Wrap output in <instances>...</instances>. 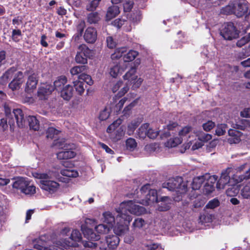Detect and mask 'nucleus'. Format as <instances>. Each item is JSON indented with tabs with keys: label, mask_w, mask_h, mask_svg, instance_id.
Segmentation results:
<instances>
[{
	"label": "nucleus",
	"mask_w": 250,
	"mask_h": 250,
	"mask_svg": "<svg viewBox=\"0 0 250 250\" xmlns=\"http://www.w3.org/2000/svg\"><path fill=\"white\" fill-rule=\"evenodd\" d=\"M125 70L118 64H116L110 68L109 73L113 78H117L119 74H121Z\"/></svg>",
	"instance_id": "obj_29"
},
{
	"label": "nucleus",
	"mask_w": 250,
	"mask_h": 250,
	"mask_svg": "<svg viewBox=\"0 0 250 250\" xmlns=\"http://www.w3.org/2000/svg\"><path fill=\"white\" fill-rule=\"evenodd\" d=\"M140 204L144 205H149L158 201L157 193L155 189H150L149 185L143 186L140 190Z\"/></svg>",
	"instance_id": "obj_8"
},
{
	"label": "nucleus",
	"mask_w": 250,
	"mask_h": 250,
	"mask_svg": "<svg viewBox=\"0 0 250 250\" xmlns=\"http://www.w3.org/2000/svg\"><path fill=\"white\" fill-rule=\"evenodd\" d=\"M103 222L106 223L110 228L113 227V223H115L116 219L109 211H106L103 213Z\"/></svg>",
	"instance_id": "obj_27"
},
{
	"label": "nucleus",
	"mask_w": 250,
	"mask_h": 250,
	"mask_svg": "<svg viewBox=\"0 0 250 250\" xmlns=\"http://www.w3.org/2000/svg\"><path fill=\"white\" fill-rule=\"evenodd\" d=\"M195 134H196V137H197L199 141L203 142V144L212 139L211 135L206 133L202 131L195 132Z\"/></svg>",
	"instance_id": "obj_34"
},
{
	"label": "nucleus",
	"mask_w": 250,
	"mask_h": 250,
	"mask_svg": "<svg viewBox=\"0 0 250 250\" xmlns=\"http://www.w3.org/2000/svg\"><path fill=\"white\" fill-rule=\"evenodd\" d=\"M221 34L225 39L231 40L238 37L239 32L233 23L228 22L224 24Z\"/></svg>",
	"instance_id": "obj_10"
},
{
	"label": "nucleus",
	"mask_w": 250,
	"mask_h": 250,
	"mask_svg": "<svg viewBox=\"0 0 250 250\" xmlns=\"http://www.w3.org/2000/svg\"><path fill=\"white\" fill-rule=\"evenodd\" d=\"M24 82L23 73L21 71L15 74L13 81L9 83V87L13 91L19 89Z\"/></svg>",
	"instance_id": "obj_13"
},
{
	"label": "nucleus",
	"mask_w": 250,
	"mask_h": 250,
	"mask_svg": "<svg viewBox=\"0 0 250 250\" xmlns=\"http://www.w3.org/2000/svg\"><path fill=\"white\" fill-rule=\"evenodd\" d=\"M120 13L119 8L118 6L110 7L106 13L107 20H110L115 18Z\"/></svg>",
	"instance_id": "obj_30"
},
{
	"label": "nucleus",
	"mask_w": 250,
	"mask_h": 250,
	"mask_svg": "<svg viewBox=\"0 0 250 250\" xmlns=\"http://www.w3.org/2000/svg\"><path fill=\"white\" fill-rule=\"evenodd\" d=\"M250 40V33L242 38L240 40H239L237 42V45L239 47H241L249 42Z\"/></svg>",
	"instance_id": "obj_62"
},
{
	"label": "nucleus",
	"mask_w": 250,
	"mask_h": 250,
	"mask_svg": "<svg viewBox=\"0 0 250 250\" xmlns=\"http://www.w3.org/2000/svg\"><path fill=\"white\" fill-rule=\"evenodd\" d=\"M160 131L151 127L148 124H143L139 128L138 137L142 139H145L146 137L151 139H155L159 135Z\"/></svg>",
	"instance_id": "obj_9"
},
{
	"label": "nucleus",
	"mask_w": 250,
	"mask_h": 250,
	"mask_svg": "<svg viewBox=\"0 0 250 250\" xmlns=\"http://www.w3.org/2000/svg\"><path fill=\"white\" fill-rule=\"evenodd\" d=\"M61 173L62 175L68 177L74 178L78 176V172L76 170L70 168L62 169Z\"/></svg>",
	"instance_id": "obj_35"
},
{
	"label": "nucleus",
	"mask_w": 250,
	"mask_h": 250,
	"mask_svg": "<svg viewBox=\"0 0 250 250\" xmlns=\"http://www.w3.org/2000/svg\"><path fill=\"white\" fill-rule=\"evenodd\" d=\"M139 55V53L134 50H130L123 56V60L125 62L133 61Z\"/></svg>",
	"instance_id": "obj_32"
},
{
	"label": "nucleus",
	"mask_w": 250,
	"mask_h": 250,
	"mask_svg": "<svg viewBox=\"0 0 250 250\" xmlns=\"http://www.w3.org/2000/svg\"><path fill=\"white\" fill-rule=\"evenodd\" d=\"M132 218L128 214H121L118 213L116 217V225L114 227L113 230L116 235H121L129 229V225L131 221Z\"/></svg>",
	"instance_id": "obj_6"
},
{
	"label": "nucleus",
	"mask_w": 250,
	"mask_h": 250,
	"mask_svg": "<svg viewBox=\"0 0 250 250\" xmlns=\"http://www.w3.org/2000/svg\"><path fill=\"white\" fill-rule=\"evenodd\" d=\"M203 142L199 141L198 139L193 140H188L187 142L185 143L183 146L185 150H187L191 147L192 150L198 149L203 146Z\"/></svg>",
	"instance_id": "obj_19"
},
{
	"label": "nucleus",
	"mask_w": 250,
	"mask_h": 250,
	"mask_svg": "<svg viewBox=\"0 0 250 250\" xmlns=\"http://www.w3.org/2000/svg\"><path fill=\"white\" fill-rule=\"evenodd\" d=\"M69 144L65 143L64 140L62 139L55 140L53 144V146H55L58 149L64 150L68 149V146H69Z\"/></svg>",
	"instance_id": "obj_41"
},
{
	"label": "nucleus",
	"mask_w": 250,
	"mask_h": 250,
	"mask_svg": "<svg viewBox=\"0 0 250 250\" xmlns=\"http://www.w3.org/2000/svg\"><path fill=\"white\" fill-rule=\"evenodd\" d=\"M97 37V33L96 29L92 27H88L86 28L83 35V38L85 41L88 43H94Z\"/></svg>",
	"instance_id": "obj_16"
},
{
	"label": "nucleus",
	"mask_w": 250,
	"mask_h": 250,
	"mask_svg": "<svg viewBox=\"0 0 250 250\" xmlns=\"http://www.w3.org/2000/svg\"><path fill=\"white\" fill-rule=\"evenodd\" d=\"M245 180V178L243 174L238 175L237 174H235L231 178V181H233V183L232 184H236L241 183Z\"/></svg>",
	"instance_id": "obj_60"
},
{
	"label": "nucleus",
	"mask_w": 250,
	"mask_h": 250,
	"mask_svg": "<svg viewBox=\"0 0 250 250\" xmlns=\"http://www.w3.org/2000/svg\"><path fill=\"white\" fill-rule=\"evenodd\" d=\"M33 175L35 178L39 180L38 183L40 188L49 194L56 192L60 188V186L58 182L51 180L52 176L50 172H35L33 173Z\"/></svg>",
	"instance_id": "obj_1"
},
{
	"label": "nucleus",
	"mask_w": 250,
	"mask_h": 250,
	"mask_svg": "<svg viewBox=\"0 0 250 250\" xmlns=\"http://www.w3.org/2000/svg\"><path fill=\"white\" fill-rule=\"evenodd\" d=\"M204 130L209 131L215 126V123L211 121H208L202 125Z\"/></svg>",
	"instance_id": "obj_63"
},
{
	"label": "nucleus",
	"mask_w": 250,
	"mask_h": 250,
	"mask_svg": "<svg viewBox=\"0 0 250 250\" xmlns=\"http://www.w3.org/2000/svg\"><path fill=\"white\" fill-rule=\"evenodd\" d=\"M60 93L63 100L69 101L73 96V87L71 85L67 84L60 91Z\"/></svg>",
	"instance_id": "obj_22"
},
{
	"label": "nucleus",
	"mask_w": 250,
	"mask_h": 250,
	"mask_svg": "<svg viewBox=\"0 0 250 250\" xmlns=\"http://www.w3.org/2000/svg\"><path fill=\"white\" fill-rule=\"evenodd\" d=\"M87 57L84 56L81 53L77 51L75 57V61L78 63L84 64L87 62Z\"/></svg>",
	"instance_id": "obj_49"
},
{
	"label": "nucleus",
	"mask_w": 250,
	"mask_h": 250,
	"mask_svg": "<svg viewBox=\"0 0 250 250\" xmlns=\"http://www.w3.org/2000/svg\"><path fill=\"white\" fill-rule=\"evenodd\" d=\"M145 225V221L144 219L138 218L135 219L132 224V226L134 229H141Z\"/></svg>",
	"instance_id": "obj_52"
},
{
	"label": "nucleus",
	"mask_w": 250,
	"mask_h": 250,
	"mask_svg": "<svg viewBox=\"0 0 250 250\" xmlns=\"http://www.w3.org/2000/svg\"><path fill=\"white\" fill-rule=\"evenodd\" d=\"M227 128V125L225 124L218 125L215 130L216 134L218 136L224 135L226 131Z\"/></svg>",
	"instance_id": "obj_55"
},
{
	"label": "nucleus",
	"mask_w": 250,
	"mask_h": 250,
	"mask_svg": "<svg viewBox=\"0 0 250 250\" xmlns=\"http://www.w3.org/2000/svg\"><path fill=\"white\" fill-rule=\"evenodd\" d=\"M85 69L86 67L84 65L75 66L71 69L70 73L72 75H76L85 71Z\"/></svg>",
	"instance_id": "obj_51"
},
{
	"label": "nucleus",
	"mask_w": 250,
	"mask_h": 250,
	"mask_svg": "<svg viewBox=\"0 0 250 250\" xmlns=\"http://www.w3.org/2000/svg\"><path fill=\"white\" fill-rule=\"evenodd\" d=\"M126 52V49L125 47L117 48L115 50L114 52L111 54V58L112 60H118L123 56V54Z\"/></svg>",
	"instance_id": "obj_42"
},
{
	"label": "nucleus",
	"mask_w": 250,
	"mask_h": 250,
	"mask_svg": "<svg viewBox=\"0 0 250 250\" xmlns=\"http://www.w3.org/2000/svg\"><path fill=\"white\" fill-rule=\"evenodd\" d=\"M161 203L159 205L158 210L161 211H164L169 209L171 200L167 196H164L160 199Z\"/></svg>",
	"instance_id": "obj_25"
},
{
	"label": "nucleus",
	"mask_w": 250,
	"mask_h": 250,
	"mask_svg": "<svg viewBox=\"0 0 250 250\" xmlns=\"http://www.w3.org/2000/svg\"><path fill=\"white\" fill-rule=\"evenodd\" d=\"M78 52L81 53L84 56L89 57L91 54V51L84 44H82L78 46Z\"/></svg>",
	"instance_id": "obj_44"
},
{
	"label": "nucleus",
	"mask_w": 250,
	"mask_h": 250,
	"mask_svg": "<svg viewBox=\"0 0 250 250\" xmlns=\"http://www.w3.org/2000/svg\"><path fill=\"white\" fill-rule=\"evenodd\" d=\"M136 69L131 67L123 76L124 79L128 81L130 83L133 80H135L137 76L136 75Z\"/></svg>",
	"instance_id": "obj_31"
},
{
	"label": "nucleus",
	"mask_w": 250,
	"mask_h": 250,
	"mask_svg": "<svg viewBox=\"0 0 250 250\" xmlns=\"http://www.w3.org/2000/svg\"><path fill=\"white\" fill-rule=\"evenodd\" d=\"M129 90V86L127 83H123L122 86L120 88L119 92L117 93V96L122 97L124 96Z\"/></svg>",
	"instance_id": "obj_59"
},
{
	"label": "nucleus",
	"mask_w": 250,
	"mask_h": 250,
	"mask_svg": "<svg viewBox=\"0 0 250 250\" xmlns=\"http://www.w3.org/2000/svg\"><path fill=\"white\" fill-rule=\"evenodd\" d=\"M231 171V168H228L224 171L222 172L221 176L216 185V188L217 189H223L224 188L225 186L229 182H231V178H230L229 176Z\"/></svg>",
	"instance_id": "obj_11"
},
{
	"label": "nucleus",
	"mask_w": 250,
	"mask_h": 250,
	"mask_svg": "<svg viewBox=\"0 0 250 250\" xmlns=\"http://www.w3.org/2000/svg\"><path fill=\"white\" fill-rule=\"evenodd\" d=\"M122 120L120 119H118L111 124L107 128V132L108 133H112L114 131L119 125L122 124Z\"/></svg>",
	"instance_id": "obj_47"
},
{
	"label": "nucleus",
	"mask_w": 250,
	"mask_h": 250,
	"mask_svg": "<svg viewBox=\"0 0 250 250\" xmlns=\"http://www.w3.org/2000/svg\"><path fill=\"white\" fill-rule=\"evenodd\" d=\"M73 83L76 91L78 93V94L80 95H82L85 90L83 82L77 80L74 81Z\"/></svg>",
	"instance_id": "obj_43"
},
{
	"label": "nucleus",
	"mask_w": 250,
	"mask_h": 250,
	"mask_svg": "<svg viewBox=\"0 0 250 250\" xmlns=\"http://www.w3.org/2000/svg\"><path fill=\"white\" fill-rule=\"evenodd\" d=\"M38 83V80L36 75L34 74L29 76L27 82L25 90L26 92L30 93L36 88Z\"/></svg>",
	"instance_id": "obj_17"
},
{
	"label": "nucleus",
	"mask_w": 250,
	"mask_h": 250,
	"mask_svg": "<svg viewBox=\"0 0 250 250\" xmlns=\"http://www.w3.org/2000/svg\"><path fill=\"white\" fill-rule=\"evenodd\" d=\"M248 10L247 4L242 3H236L234 4V14L238 17H240L246 13Z\"/></svg>",
	"instance_id": "obj_23"
},
{
	"label": "nucleus",
	"mask_w": 250,
	"mask_h": 250,
	"mask_svg": "<svg viewBox=\"0 0 250 250\" xmlns=\"http://www.w3.org/2000/svg\"><path fill=\"white\" fill-rule=\"evenodd\" d=\"M82 238V235L80 231L78 230H74L72 231L70 237V241H68V242H64L63 246L77 247V243L80 242Z\"/></svg>",
	"instance_id": "obj_14"
},
{
	"label": "nucleus",
	"mask_w": 250,
	"mask_h": 250,
	"mask_svg": "<svg viewBox=\"0 0 250 250\" xmlns=\"http://www.w3.org/2000/svg\"><path fill=\"white\" fill-rule=\"evenodd\" d=\"M228 134L229 137L228 141L230 144H237L240 142L242 136L241 132L236 129H229L228 131Z\"/></svg>",
	"instance_id": "obj_18"
},
{
	"label": "nucleus",
	"mask_w": 250,
	"mask_h": 250,
	"mask_svg": "<svg viewBox=\"0 0 250 250\" xmlns=\"http://www.w3.org/2000/svg\"><path fill=\"white\" fill-rule=\"evenodd\" d=\"M67 78L64 76H62L58 77L54 82V88L58 91H60L65 85L67 83Z\"/></svg>",
	"instance_id": "obj_26"
},
{
	"label": "nucleus",
	"mask_w": 250,
	"mask_h": 250,
	"mask_svg": "<svg viewBox=\"0 0 250 250\" xmlns=\"http://www.w3.org/2000/svg\"><path fill=\"white\" fill-rule=\"evenodd\" d=\"M36 192V187L32 184H30V182L28 181L27 186L23 188L21 193L27 195H32L34 194Z\"/></svg>",
	"instance_id": "obj_39"
},
{
	"label": "nucleus",
	"mask_w": 250,
	"mask_h": 250,
	"mask_svg": "<svg viewBox=\"0 0 250 250\" xmlns=\"http://www.w3.org/2000/svg\"><path fill=\"white\" fill-rule=\"evenodd\" d=\"M164 187L169 190L175 191L179 195L185 194L188 191V183L183 181L181 177L169 179Z\"/></svg>",
	"instance_id": "obj_7"
},
{
	"label": "nucleus",
	"mask_w": 250,
	"mask_h": 250,
	"mask_svg": "<svg viewBox=\"0 0 250 250\" xmlns=\"http://www.w3.org/2000/svg\"><path fill=\"white\" fill-rule=\"evenodd\" d=\"M59 131L54 127H49L46 131V137L53 139L59 133Z\"/></svg>",
	"instance_id": "obj_53"
},
{
	"label": "nucleus",
	"mask_w": 250,
	"mask_h": 250,
	"mask_svg": "<svg viewBox=\"0 0 250 250\" xmlns=\"http://www.w3.org/2000/svg\"><path fill=\"white\" fill-rule=\"evenodd\" d=\"M234 4L231 3L224 7L222 9V12L225 14H234Z\"/></svg>",
	"instance_id": "obj_58"
},
{
	"label": "nucleus",
	"mask_w": 250,
	"mask_h": 250,
	"mask_svg": "<svg viewBox=\"0 0 250 250\" xmlns=\"http://www.w3.org/2000/svg\"><path fill=\"white\" fill-rule=\"evenodd\" d=\"M27 181L23 177H17L14 179V182L12 184L13 188L17 190H20L21 192L23 188L27 185Z\"/></svg>",
	"instance_id": "obj_21"
},
{
	"label": "nucleus",
	"mask_w": 250,
	"mask_h": 250,
	"mask_svg": "<svg viewBox=\"0 0 250 250\" xmlns=\"http://www.w3.org/2000/svg\"><path fill=\"white\" fill-rule=\"evenodd\" d=\"M73 145H69L68 149L64 150L58 152L57 154V158L60 160H67L74 158L76 153L73 150Z\"/></svg>",
	"instance_id": "obj_15"
},
{
	"label": "nucleus",
	"mask_w": 250,
	"mask_h": 250,
	"mask_svg": "<svg viewBox=\"0 0 250 250\" xmlns=\"http://www.w3.org/2000/svg\"><path fill=\"white\" fill-rule=\"evenodd\" d=\"M238 190L237 188L232 187L228 188L226 190V194L228 196L232 197L234 196L237 194Z\"/></svg>",
	"instance_id": "obj_64"
},
{
	"label": "nucleus",
	"mask_w": 250,
	"mask_h": 250,
	"mask_svg": "<svg viewBox=\"0 0 250 250\" xmlns=\"http://www.w3.org/2000/svg\"><path fill=\"white\" fill-rule=\"evenodd\" d=\"M119 238L117 235H109L106 237V243H93L86 242L83 244L85 247L96 248L98 247L102 250H111L116 248L119 243Z\"/></svg>",
	"instance_id": "obj_4"
},
{
	"label": "nucleus",
	"mask_w": 250,
	"mask_h": 250,
	"mask_svg": "<svg viewBox=\"0 0 250 250\" xmlns=\"http://www.w3.org/2000/svg\"><path fill=\"white\" fill-rule=\"evenodd\" d=\"M209 178V174H206L202 176H199L194 178L191 187L193 190L199 189L203 183H205L206 179Z\"/></svg>",
	"instance_id": "obj_20"
},
{
	"label": "nucleus",
	"mask_w": 250,
	"mask_h": 250,
	"mask_svg": "<svg viewBox=\"0 0 250 250\" xmlns=\"http://www.w3.org/2000/svg\"><path fill=\"white\" fill-rule=\"evenodd\" d=\"M129 213L136 215H141L146 213V209L139 205L135 204L133 201L129 200L123 202L120 205V206L116 208L117 213L121 214H127L126 211Z\"/></svg>",
	"instance_id": "obj_2"
},
{
	"label": "nucleus",
	"mask_w": 250,
	"mask_h": 250,
	"mask_svg": "<svg viewBox=\"0 0 250 250\" xmlns=\"http://www.w3.org/2000/svg\"><path fill=\"white\" fill-rule=\"evenodd\" d=\"M85 27V21H81L76 27L77 34L73 37L75 41L78 40L82 36Z\"/></svg>",
	"instance_id": "obj_36"
},
{
	"label": "nucleus",
	"mask_w": 250,
	"mask_h": 250,
	"mask_svg": "<svg viewBox=\"0 0 250 250\" xmlns=\"http://www.w3.org/2000/svg\"><path fill=\"white\" fill-rule=\"evenodd\" d=\"M54 90V87L50 85H46L40 87L38 91V96L40 99H43L46 95L50 94Z\"/></svg>",
	"instance_id": "obj_24"
},
{
	"label": "nucleus",
	"mask_w": 250,
	"mask_h": 250,
	"mask_svg": "<svg viewBox=\"0 0 250 250\" xmlns=\"http://www.w3.org/2000/svg\"><path fill=\"white\" fill-rule=\"evenodd\" d=\"M159 145L156 143L147 145L145 147V150L149 153L157 151Z\"/></svg>",
	"instance_id": "obj_56"
},
{
	"label": "nucleus",
	"mask_w": 250,
	"mask_h": 250,
	"mask_svg": "<svg viewBox=\"0 0 250 250\" xmlns=\"http://www.w3.org/2000/svg\"><path fill=\"white\" fill-rule=\"evenodd\" d=\"M101 18L98 12H92L88 14L87 16V21L90 24H96L98 23Z\"/></svg>",
	"instance_id": "obj_33"
},
{
	"label": "nucleus",
	"mask_w": 250,
	"mask_h": 250,
	"mask_svg": "<svg viewBox=\"0 0 250 250\" xmlns=\"http://www.w3.org/2000/svg\"><path fill=\"white\" fill-rule=\"evenodd\" d=\"M64 242H63V243H60V242H59V243L57 244L58 246H50L49 247H44L37 244L35 245L34 248L39 250H64V249L59 246V245L64 247L63 244H64ZM66 242H68V241H67ZM65 246H64V247Z\"/></svg>",
	"instance_id": "obj_28"
},
{
	"label": "nucleus",
	"mask_w": 250,
	"mask_h": 250,
	"mask_svg": "<svg viewBox=\"0 0 250 250\" xmlns=\"http://www.w3.org/2000/svg\"><path fill=\"white\" fill-rule=\"evenodd\" d=\"M19 72L20 71H17V70L14 67L11 68L3 74L2 78L5 80L11 79L13 77H14L15 76L16 73Z\"/></svg>",
	"instance_id": "obj_46"
},
{
	"label": "nucleus",
	"mask_w": 250,
	"mask_h": 250,
	"mask_svg": "<svg viewBox=\"0 0 250 250\" xmlns=\"http://www.w3.org/2000/svg\"><path fill=\"white\" fill-rule=\"evenodd\" d=\"M217 180L216 175H210L209 178L206 179L203 191L206 195L210 194L214 190V184Z\"/></svg>",
	"instance_id": "obj_12"
},
{
	"label": "nucleus",
	"mask_w": 250,
	"mask_h": 250,
	"mask_svg": "<svg viewBox=\"0 0 250 250\" xmlns=\"http://www.w3.org/2000/svg\"><path fill=\"white\" fill-rule=\"evenodd\" d=\"M29 125L31 129L38 130L40 128L39 121L34 116H29L28 118Z\"/></svg>",
	"instance_id": "obj_40"
},
{
	"label": "nucleus",
	"mask_w": 250,
	"mask_h": 250,
	"mask_svg": "<svg viewBox=\"0 0 250 250\" xmlns=\"http://www.w3.org/2000/svg\"><path fill=\"white\" fill-rule=\"evenodd\" d=\"M4 111L6 116L9 119V125H10V129L12 130H14V120L12 118L13 114L14 115L17 125L19 127H23L25 125V119L24 118V115L22 110L20 109H16L13 110V112L11 113V109L10 107L7 104L4 105Z\"/></svg>",
	"instance_id": "obj_3"
},
{
	"label": "nucleus",
	"mask_w": 250,
	"mask_h": 250,
	"mask_svg": "<svg viewBox=\"0 0 250 250\" xmlns=\"http://www.w3.org/2000/svg\"><path fill=\"white\" fill-rule=\"evenodd\" d=\"M110 110L105 107L103 110L100 113L99 118L101 121L106 120L109 116Z\"/></svg>",
	"instance_id": "obj_57"
},
{
	"label": "nucleus",
	"mask_w": 250,
	"mask_h": 250,
	"mask_svg": "<svg viewBox=\"0 0 250 250\" xmlns=\"http://www.w3.org/2000/svg\"><path fill=\"white\" fill-rule=\"evenodd\" d=\"M195 133L194 131H192V128L191 126H186L181 129L179 131V137L183 140V137H186L188 135V138H190V135L191 133Z\"/></svg>",
	"instance_id": "obj_37"
},
{
	"label": "nucleus",
	"mask_w": 250,
	"mask_h": 250,
	"mask_svg": "<svg viewBox=\"0 0 250 250\" xmlns=\"http://www.w3.org/2000/svg\"><path fill=\"white\" fill-rule=\"evenodd\" d=\"M241 195L245 199L250 198V182L242 188L241 190Z\"/></svg>",
	"instance_id": "obj_45"
},
{
	"label": "nucleus",
	"mask_w": 250,
	"mask_h": 250,
	"mask_svg": "<svg viewBox=\"0 0 250 250\" xmlns=\"http://www.w3.org/2000/svg\"><path fill=\"white\" fill-rule=\"evenodd\" d=\"M108 226L104 224H100L95 227V230L98 234L94 233L91 229L88 228L85 226H82V230L84 236L87 239L92 241H97L100 239V234H104L107 233L111 229Z\"/></svg>",
	"instance_id": "obj_5"
},
{
	"label": "nucleus",
	"mask_w": 250,
	"mask_h": 250,
	"mask_svg": "<svg viewBox=\"0 0 250 250\" xmlns=\"http://www.w3.org/2000/svg\"><path fill=\"white\" fill-rule=\"evenodd\" d=\"M122 120L120 119H118L111 124L107 128V132L108 133H112L114 131L119 125L122 124Z\"/></svg>",
	"instance_id": "obj_48"
},
{
	"label": "nucleus",
	"mask_w": 250,
	"mask_h": 250,
	"mask_svg": "<svg viewBox=\"0 0 250 250\" xmlns=\"http://www.w3.org/2000/svg\"><path fill=\"white\" fill-rule=\"evenodd\" d=\"M79 79L84 81L87 84L89 85L93 84V82L91 77L87 74H82L79 76Z\"/></svg>",
	"instance_id": "obj_61"
},
{
	"label": "nucleus",
	"mask_w": 250,
	"mask_h": 250,
	"mask_svg": "<svg viewBox=\"0 0 250 250\" xmlns=\"http://www.w3.org/2000/svg\"><path fill=\"white\" fill-rule=\"evenodd\" d=\"M101 0H93L87 6L86 10L89 11L95 10L98 7Z\"/></svg>",
	"instance_id": "obj_54"
},
{
	"label": "nucleus",
	"mask_w": 250,
	"mask_h": 250,
	"mask_svg": "<svg viewBox=\"0 0 250 250\" xmlns=\"http://www.w3.org/2000/svg\"><path fill=\"white\" fill-rule=\"evenodd\" d=\"M182 142V139L178 137L171 138L165 144V146L168 148L173 147L177 146Z\"/></svg>",
	"instance_id": "obj_38"
},
{
	"label": "nucleus",
	"mask_w": 250,
	"mask_h": 250,
	"mask_svg": "<svg viewBox=\"0 0 250 250\" xmlns=\"http://www.w3.org/2000/svg\"><path fill=\"white\" fill-rule=\"evenodd\" d=\"M137 146V143L135 139L129 138L126 141V147L127 149L133 150Z\"/></svg>",
	"instance_id": "obj_50"
}]
</instances>
